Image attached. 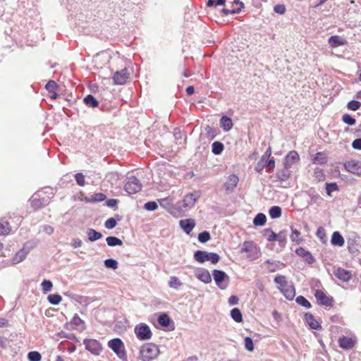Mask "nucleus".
Wrapping results in <instances>:
<instances>
[{
    "instance_id": "nucleus-17",
    "label": "nucleus",
    "mask_w": 361,
    "mask_h": 361,
    "mask_svg": "<svg viewBox=\"0 0 361 361\" xmlns=\"http://www.w3.org/2000/svg\"><path fill=\"white\" fill-rule=\"evenodd\" d=\"M299 154L296 151H290L285 157L284 166L286 169L290 168L295 162L299 161Z\"/></svg>"
},
{
    "instance_id": "nucleus-37",
    "label": "nucleus",
    "mask_w": 361,
    "mask_h": 361,
    "mask_svg": "<svg viewBox=\"0 0 361 361\" xmlns=\"http://www.w3.org/2000/svg\"><path fill=\"white\" fill-rule=\"evenodd\" d=\"M276 233L269 228L264 229L262 232L263 236L270 242L276 240Z\"/></svg>"
},
{
    "instance_id": "nucleus-21",
    "label": "nucleus",
    "mask_w": 361,
    "mask_h": 361,
    "mask_svg": "<svg viewBox=\"0 0 361 361\" xmlns=\"http://www.w3.org/2000/svg\"><path fill=\"white\" fill-rule=\"evenodd\" d=\"M331 243L334 245L342 247L345 243V240L339 232L335 231L332 235Z\"/></svg>"
},
{
    "instance_id": "nucleus-9",
    "label": "nucleus",
    "mask_w": 361,
    "mask_h": 361,
    "mask_svg": "<svg viewBox=\"0 0 361 361\" xmlns=\"http://www.w3.org/2000/svg\"><path fill=\"white\" fill-rule=\"evenodd\" d=\"M213 276L216 285L219 288L225 289L227 287L228 281H226V279H228V276L224 271L214 270Z\"/></svg>"
},
{
    "instance_id": "nucleus-55",
    "label": "nucleus",
    "mask_w": 361,
    "mask_h": 361,
    "mask_svg": "<svg viewBox=\"0 0 361 361\" xmlns=\"http://www.w3.org/2000/svg\"><path fill=\"white\" fill-rule=\"evenodd\" d=\"M104 226L108 229H112L116 227V221L114 218H109L105 221Z\"/></svg>"
},
{
    "instance_id": "nucleus-56",
    "label": "nucleus",
    "mask_w": 361,
    "mask_h": 361,
    "mask_svg": "<svg viewBox=\"0 0 361 361\" xmlns=\"http://www.w3.org/2000/svg\"><path fill=\"white\" fill-rule=\"evenodd\" d=\"M343 121L350 126L354 125L356 122L355 119L348 114H344L343 116Z\"/></svg>"
},
{
    "instance_id": "nucleus-58",
    "label": "nucleus",
    "mask_w": 361,
    "mask_h": 361,
    "mask_svg": "<svg viewBox=\"0 0 361 361\" xmlns=\"http://www.w3.org/2000/svg\"><path fill=\"white\" fill-rule=\"evenodd\" d=\"M265 165L267 166V172H272L275 168V161L274 158L267 159L265 162Z\"/></svg>"
},
{
    "instance_id": "nucleus-26",
    "label": "nucleus",
    "mask_w": 361,
    "mask_h": 361,
    "mask_svg": "<svg viewBox=\"0 0 361 361\" xmlns=\"http://www.w3.org/2000/svg\"><path fill=\"white\" fill-rule=\"evenodd\" d=\"M290 238L291 241L295 243L296 244H300L303 241L300 232L293 227H291V234L290 235Z\"/></svg>"
},
{
    "instance_id": "nucleus-27",
    "label": "nucleus",
    "mask_w": 361,
    "mask_h": 361,
    "mask_svg": "<svg viewBox=\"0 0 361 361\" xmlns=\"http://www.w3.org/2000/svg\"><path fill=\"white\" fill-rule=\"evenodd\" d=\"M27 255V252L24 249L19 250L13 258V264H18L23 261Z\"/></svg>"
},
{
    "instance_id": "nucleus-16",
    "label": "nucleus",
    "mask_w": 361,
    "mask_h": 361,
    "mask_svg": "<svg viewBox=\"0 0 361 361\" xmlns=\"http://www.w3.org/2000/svg\"><path fill=\"white\" fill-rule=\"evenodd\" d=\"M238 177L234 174L230 175L224 183V188L227 193H231L233 191L238 183Z\"/></svg>"
},
{
    "instance_id": "nucleus-28",
    "label": "nucleus",
    "mask_w": 361,
    "mask_h": 361,
    "mask_svg": "<svg viewBox=\"0 0 361 361\" xmlns=\"http://www.w3.org/2000/svg\"><path fill=\"white\" fill-rule=\"evenodd\" d=\"M11 228L7 221L0 219V235H7L10 233Z\"/></svg>"
},
{
    "instance_id": "nucleus-19",
    "label": "nucleus",
    "mask_w": 361,
    "mask_h": 361,
    "mask_svg": "<svg viewBox=\"0 0 361 361\" xmlns=\"http://www.w3.org/2000/svg\"><path fill=\"white\" fill-rule=\"evenodd\" d=\"M179 225L187 234H190L195 226V221L192 219H182L179 221Z\"/></svg>"
},
{
    "instance_id": "nucleus-39",
    "label": "nucleus",
    "mask_w": 361,
    "mask_h": 361,
    "mask_svg": "<svg viewBox=\"0 0 361 361\" xmlns=\"http://www.w3.org/2000/svg\"><path fill=\"white\" fill-rule=\"evenodd\" d=\"M314 178L318 181H324L325 180V174L324 171L320 168H316L314 171Z\"/></svg>"
},
{
    "instance_id": "nucleus-40",
    "label": "nucleus",
    "mask_w": 361,
    "mask_h": 361,
    "mask_svg": "<svg viewBox=\"0 0 361 361\" xmlns=\"http://www.w3.org/2000/svg\"><path fill=\"white\" fill-rule=\"evenodd\" d=\"M269 212L272 219H276L281 216V209L278 206L271 207Z\"/></svg>"
},
{
    "instance_id": "nucleus-1",
    "label": "nucleus",
    "mask_w": 361,
    "mask_h": 361,
    "mask_svg": "<svg viewBox=\"0 0 361 361\" xmlns=\"http://www.w3.org/2000/svg\"><path fill=\"white\" fill-rule=\"evenodd\" d=\"M159 353V348L157 345L152 343H145L139 350L137 361H153Z\"/></svg>"
},
{
    "instance_id": "nucleus-48",
    "label": "nucleus",
    "mask_w": 361,
    "mask_h": 361,
    "mask_svg": "<svg viewBox=\"0 0 361 361\" xmlns=\"http://www.w3.org/2000/svg\"><path fill=\"white\" fill-rule=\"evenodd\" d=\"M282 245H284L286 242V234L284 231H281L279 233L276 234V240Z\"/></svg>"
},
{
    "instance_id": "nucleus-15",
    "label": "nucleus",
    "mask_w": 361,
    "mask_h": 361,
    "mask_svg": "<svg viewBox=\"0 0 361 361\" xmlns=\"http://www.w3.org/2000/svg\"><path fill=\"white\" fill-rule=\"evenodd\" d=\"M334 274L337 279L343 282H348L352 278L351 272L342 268L335 269Z\"/></svg>"
},
{
    "instance_id": "nucleus-7",
    "label": "nucleus",
    "mask_w": 361,
    "mask_h": 361,
    "mask_svg": "<svg viewBox=\"0 0 361 361\" xmlns=\"http://www.w3.org/2000/svg\"><path fill=\"white\" fill-rule=\"evenodd\" d=\"M135 334L137 338L141 341L149 340L152 336L150 328L144 323L139 324L135 327Z\"/></svg>"
},
{
    "instance_id": "nucleus-20",
    "label": "nucleus",
    "mask_w": 361,
    "mask_h": 361,
    "mask_svg": "<svg viewBox=\"0 0 361 361\" xmlns=\"http://www.w3.org/2000/svg\"><path fill=\"white\" fill-rule=\"evenodd\" d=\"M305 319L310 327L312 329H319L321 328L319 322L314 319V316L310 313L305 314Z\"/></svg>"
},
{
    "instance_id": "nucleus-35",
    "label": "nucleus",
    "mask_w": 361,
    "mask_h": 361,
    "mask_svg": "<svg viewBox=\"0 0 361 361\" xmlns=\"http://www.w3.org/2000/svg\"><path fill=\"white\" fill-rule=\"evenodd\" d=\"M267 221L266 216L262 213H259L257 214V216L255 217L253 220V224L255 226H263Z\"/></svg>"
},
{
    "instance_id": "nucleus-61",
    "label": "nucleus",
    "mask_w": 361,
    "mask_h": 361,
    "mask_svg": "<svg viewBox=\"0 0 361 361\" xmlns=\"http://www.w3.org/2000/svg\"><path fill=\"white\" fill-rule=\"evenodd\" d=\"M208 261H210L212 264H216L219 261V256L213 252H209Z\"/></svg>"
},
{
    "instance_id": "nucleus-6",
    "label": "nucleus",
    "mask_w": 361,
    "mask_h": 361,
    "mask_svg": "<svg viewBox=\"0 0 361 361\" xmlns=\"http://www.w3.org/2000/svg\"><path fill=\"white\" fill-rule=\"evenodd\" d=\"M83 344L85 349L94 355H99L103 349L100 342L94 338L84 339Z\"/></svg>"
},
{
    "instance_id": "nucleus-32",
    "label": "nucleus",
    "mask_w": 361,
    "mask_h": 361,
    "mask_svg": "<svg viewBox=\"0 0 361 361\" xmlns=\"http://www.w3.org/2000/svg\"><path fill=\"white\" fill-rule=\"evenodd\" d=\"M281 290L283 293L285 297L288 300L293 299L295 295L294 288L290 286L287 285L286 288H283V290Z\"/></svg>"
},
{
    "instance_id": "nucleus-42",
    "label": "nucleus",
    "mask_w": 361,
    "mask_h": 361,
    "mask_svg": "<svg viewBox=\"0 0 361 361\" xmlns=\"http://www.w3.org/2000/svg\"><path fill=\"white\" fill-rule=\"evenodd\" d=\"M47 299L52 305H58L62 300V298L59 294H50L48 295Z\"/></svg>"
},
{
    "instance_id": "nucleus-47",
    "label": "nucleus",
    "mask_w": 361,
    "mask_h": 361,
    "mask_svg": "<svg viewBox=\"0 0 361 361\" xmlns=\"http://www.w3.org/2000/svg\"><path fill=\"white\" fill-rule=\"evenodd\" d=\"M338 190V185L336 183H331L326 184V191L329 196H331L332 191H336Z\"/></svg>"
},
{
    "instance_id": "nucleus-63",
    "label": "nucleus",
    "mask_w": 361,
    "mask_h": 361,
    "mask_svg": "<svg viewBox=\"0 0 361 361\" xmlns=\"http://www.w3.org/2000/svg\"><path fill=\"white\" fill-rule=\"evenodd\" d=\"M271 155V147H269L264 154L261 157V161H267V159H269V157Z\"/></svg>"
},
{
    "instance_id": "nucleus-62",
    "label": "nucleus",
    "mask_w": 361,
    "mask_h": 361,
    "mask_svg": "<svg viewBox=\"0 0 361 361\" xmlns=\"http://www.w3.org/2000/svg\"><path fill=\"white\" fill-rule=\"evenodd\" d=\"M274 11L279 14H283L286 11V7L283 4H277L274 7Z\"/></svg>"
},
{
    "instance_id": "nucleus-64",
    "label": "nucleus",
    "mask_w": 361,
    "mask_h": 361,
    "mask_svg": "<svg viewBox=\"0 0 361 361\" xmlns=\"http://www.w3.org/2000/svg\"><path fill=\"white\" fill-rule=\"evenodd\" d=\"M71 323L77 326L84 324V322L77 314L73 317Z\"/></svg>"
},
{
    "instance_id": "nucleus-54",
    "label": "nucleus",
    "mask_w": 361,
    "mask_h": 361,
    "mask_svg": "<svg viewBox=\"0 0 361 361\" xmlns=\"http://www.w3.org/2000/svg\"><path fill=\"white\" fill-rule=\"evenodd\" d=\"M361 106V103L360 102H357V101H350L348 104V108L352 111H356L357 109H360Z\"/></svg>"
},
{
    "instance_id": "nucleus-60",
    "label": "nucleus",
    "mask_w": 361,
    "mask_h": 361,
    "mask_svg": "<svg viewBox=\"0 0 361 361\" xmlns=\"http://www.w3.org/2000/svg\"><path fill=\"white\" fill-rule=\"evenodd\" d=\"M106 199V195L103 193L99 192L94 194L92 197V200L93 202H102Z\"/></svg>"
},
{
    "instance_id": "nucleus-12",
    "label": "nucleus",
    "mask_w": 361,
    "mask_h": 361,
    "mask_svg": "<svg viewBox=\"0 0 361 361\" xmlns=\"http://www.w3.org/2000/svg\"><path fill=\"white\" fill-rule=\"evenodd\" d=\"M328 44L331 48H337L348 44L347 39L339 35H333L328 39Z\"/></svg>"
},
{
    "instance_id": "nucleus-43",
    "label": "nucleus",
    "mask_w": 361,
    "mask_h": 361,
    "mask_svg": "<svg viewBox=\"0 0 361 361\" xmlns=\"http://www.w3.org/2000/svg\"><path fill=\"white\" fill-rule=\"evenodd\" d=\"M41 286H42V290L44 293L51 291L52 289V287H53V284H52L51 281L49 280H46V279H44L42 282Z\"/></svg>"
},
{
    "instance_id": "nucleus-34",
    "label": "nucleus",
    "mask_w": 361,
    "mask_h": 361,
    "mask_svg": "<svg viewBox=\"0 0 361 361\" xmlns=\"http://www.w3.org/2000/svg\"><path fill=\"white\" fill-rule=\"evenodd\" d=\"M274 281L279 286L281 290H283V288H286L288 285L286 277L282 275H277L274 278Z\"/></svg>"
},
{
    "instance_id": "nucleus-46",
    "label": "nucleus",
    "mask_w": 361,
    "mask_h": 361,
    "mask_svg": "<svg viewBox=\"0 0 361 361\" xmlns=\"http://www.w3.org/2000/svg\"><path fill=\"white\" fill-rule=\"evenodd\" d=\"M296 302L299 305H302V306H303V307H305L306 308H310L311 307L310 302L303 296H301V295L298 296L296 298Z\"/></svg>"
},
{
    "instance_id": "nucleus-5",
    "label": "nucleus",
    "mask_w": 361,
    "mask_h": 361,
    "mask_svg": "<svg viewBox=\"0 0 361 361\" xmlns=\"http://www.w3.org/2000/svg\"><path fill=\"white\" fill-rule=\"evenodd\" d=\"M124 188L128 194L132 195L141 190L142 184L135 176H131L126 178Z\"/></svg>"
},
{
    "instance_id": "nucleus-57",
    "label": "nucleus",
    "mask_w": 361,
    "mask_h": 361,
    "mask_svg": "<svg viewBox=\"0 0 361 361\" xmlns=\"http://www.w3.org/2000/svg\"><path fill=\"white\" fill-rule=\"evenodd\" d=\"M226 3V0H208L207 6H223Z\"/></svg>"
},
{
    "instance_id": "nucleus-36",
    "label": "nucleus",
    "mask_w": 361,
    "mask_h": 361,
    "mask_svg": "<svg viewBox=\"0 0 361 361\" xmlns=\"http://www.w3.org/2000/svg\"><path fill=\"white\" fill-rule=\"evenodd\" d=\"M231 316L232 319L236 322H241L243 321L242 314L239 309L233 308L231 311Z\"/></svg>"
},
{
    "instance_id": "nucleus-30",
    "label": "nucleus",
    "mask_w": 361,
    "mask_h": 361,
    "mask_svg": "<svg viewBox=\"0 0 361 361\" xmlns=\"http://www.w3.org/2000/svg\"><path fill=\"white\" fill-rule=\"evenodd\" d=\"M224 149L223 143L219 141H215L212 145V152L216 155L221 154Z\"/></svg>"
},
{
    "instance_id": "nucleus-38",
    "label": "nucleus",
    "mask_w": 361,
    "mask_h": 361,
    "mask_svg": "<svg viewBox=\"0 0 361 361\" xmlns=\"http://www.w3.org/2000/svg\"><path fill=\"white\" fill-rule=\"evenodd\" d=\"M106 243L109 246L122 245L123 242L119 238L114 236L107 237L106 239Z\"/></svg>"
},
{
    "instance_id": "nucleus-49",
    "label": "nucleus",
    "mask_w": 361,
    "mask_h": 361,
    "mask_svg": "<svg viewBox=\"0 0 361 361\" xmlns=\"http://www.w3.org/2000/svg\"><path fill=\"white\" fill-rule=\"evenodd\" d=\"M244 343H245V348L248 350V351H253L254 350V344H253V341H252V339L250 337H245V339H244Z\"/></svg>"
},
{
    "instance_id": "nucleus-52",
    "label": "nucleus",
    "mask_w": 361,
    "mask_h": 361,
    "mask_svg": "<svg viewBox=\"0 0 361 361\" xmlns=\"http://www.w3.org/2000/svg\"><path fill=\"white\" fill-rule=\"evenodd\" d=\"M31 205L34 209H37L44 207V204L40 200L33 197L31 200Z\"/></svg>"
},
{
    "instance_id": "nucleus-29",
    "label": "nucleus",
    "mask_w": 361,
    "mask_h": 361,
    "mask_svg": "<svg viewBox=\"0 0 361 361\" xmlns=\"http://www.w3.org/2000/svg\"><path fill=\"white\" fill-rule=\"evenodd\" d=\"M158 201H159L160 205L165 209H172V208L176 209V206L173 207V200L169 197L160 199Z\"/></svg>"
},
{
    "instance_id": "nucleus-23",
    "label": "nucleus",
    "mask_w": 361,
    "mask_h": 361,
    "mask_svg": "<svg viewBox=\"0 0 361 361\" xmlns=\"http://www.w3.org/2000/svg\"><path fill=\"white\" fill-rule=\"evenodd\" d=\"M208 255L209 252L206 251L197 250L194 254V259L200 263H204V262L208 261Z\"/></svg>"
},
{
    "instance_id": "nucleus-18",
    "label": "nucleus",
    "mask_w": 361,
    "mask_h": 361,
    "mask_svg": "<svg viewBox=\"0 0 361 361\" xmlns=\"http://www.w3.org/2000/svg\"><path fill=\"white\" fill-rule=\"evenodd\" d=\"M295 253L298 256L302 257L303 259L309 264H312L314 262V258L313 257L312 254L302 247L297 248L295 250Z\"/></svg>"
},
{
    "instance_id": "nucleus-22",
    "label": "nucleus",
    "mask_w": 361,
    "mask_h": 361,
    "mask_svg": "<svg viewBox=\"0 0 361 361\" xmlns=\"http://www.w3.org/2000/svg\"><path fill=\"white\" fill-rule=\"evenodd\" d=\"M220 126L224 131H228L233 127V121L229 117L224 116L220 120Z\"/></svg>"
},
{
    "instance_id": "nucleus-45",
    "label": "nucleus",
    "mask_w": 361,
    "mask_h": 361,
    "mask_svg": "<svg viewBox=\"0 0 361 361\" xmlns=\"http://www.w3.org/2000/svg\"><path fill=\"white\" fill-rule=\"evenodd\" d=\"M27 357L30 361H40L42 359L40 353L37 351L30 352L27 355Z\"/></svg>"
},
{
    "instance_id": "nucleus-53",
    "label": "nucleus",
    "mask_w": 361,
    "mask_h": 361,
    "mask_svg": "<svg viewBox=\"0 0 361 361\" xmlns=\"http://www.w3.org/2000/svg\"><path fill=\"white\" fill-rule=\"evenodd\" d=\"M75 181L80 186H83L85 184V176L82 173H78L75 176Z\"/></svg>"
},
{
    "instance_id": "nucleus-44",
    "label": "nucleus",
    "mask_w": 361,
    "mask_h": 361,
    "mask_svg": "<svg viewBox=\"0 0 361 361\" xmlns=\"http://www.w3.org/2000/svg\"><path fill=\"white\" fill-rule=\"evenodd\" d=\"M104 265L106 268L116 269L118 268V262L114 259H107L104 261Z\"/></svg>"
},
{
    "instance_id": "nucleus-2",
    "label": "nucleus",
    "mask_w": 361,
    "mask_h": 361,
    "mask_svg": "<svg viewBox=\"0 0 361 361\" xmlns=\"http://www.w3.org/2000/svg\"><path fill=\"white\" fill-rule=\"evenodd\" d=\"M200 195L198 192L195 191L193 192L187 194L183 197V200L179 201L176 204V209L178 212H185L192 208Z\"/></svg>"
},
{
    "instance_id": "nucleus-11",
    "label": "nucleus",
    "mask_w": 361,
    "mask_h": 361,
    "mask_svg": "<svg viewBox=\"0 0 361 361\" xmlns=\"http://www.w3.org/2000/svg\"><path fill=\"white\" fill-rule=\"evenodd\" d=\"M344 166L348 172L359 176H361V161L350 160L345 163Z\"/></svg>"
},
{
    "instance_id": "nucleus-10",
    "label": "nucleus",
    "mask_w": 361,
    "mask_h": 361,
    "mask_svg": "<svg viewBox=\"0 0 361 361\" xmlns=\"http://www.w3.org/2000/svg\"><path fill=\"white\" fill-rule=\"evenodd\" d=\"M314 296L319 304L326 307H331L333 305V298L327 296L324 291L321 290H317L314 293Z\"/></svg>"
},
{
    "instance_id": "nucleus-24",
    "label": "nucleus",
    "mask_w": 361,
    "mask_h": 361,
    "mask_svg": "<svg viewBox=\"0 0 361 361\" xmlns=\"http://www.w3.org/2000/svg\"><path fill=\"white\" fill-rule=\"evenodd\" d=\"M158 323L162 327H168L170 324L172 322L171 318L166 313H161L157 319Z\"/></svg>"
},
{
    "instance_id": "nucleus-41",
    "label": "nucleus",
    "mask_w": 361,
    "mask_h": 361,
    "mask_svg": "<svg viewBox=\"0 0 361 361\" xmlns=\"http://www.w3.org/2000/svg\"><path fill=\"white\" fill-rule=\"evenodd\" d=\"M182 285V283L180 281L178 277L176 276H171L170 280L169 281V286L171 288L177 289Z\"/></svg>"
},
{
    "instance_id": "nucleus-25",
    "label": "nucleus",
    "mask_w": 361,
    "mask_h": 361,
    "mask_svg": "<svg viewBox=\"0 0 361 361\" xmlns=\"http://www.w3.org/2000/svg\"><path fill=\"white\" fill-rule=\"evenodd\" d=\"M327 162V156L324 152H317L312 159V163L315 164H324Z\"/></svg>"
},
{
    "instance_id": "nucleus-14",
    "label": "nucleus",
    "mask_w": 361,
    "mask_h": 361,
    "mask_svg": "<svg viewBox=\"0 0 361 361\" xmlns=\"http://www.w3.org/2000/svg\"><path fill=\"white\" fill-rule=\"evenodd\" d=\"M338 343H339V346L341 348H343L344 350H350V349H352L355 346V345L356 343V340L353 338L343 336L339 338Z\"/></svg>"
},
{
    "instance_id": "nucleus-33",
    "label": "nucleus",
    "mask_w": 361,
    "mask_h": 361,
    "mask_svg": "<svg viewBox=\"0 0 361 361\" xmlns=\"http://www.w3.org/2000/svg\"><path fill=\"white\" fill-rule=\"evenodd\" d=\"M84 103L90 107H97L99 104L97 100L91 94L87 95L83 99Z\"/></svg>"
},
{
    "instance_id": "nucleus-8",
    "label": "nucleus",
    "mask_w": 361,
    "mask_h": 361,
    "mask_svg": "<svg viewBox=\"0 0 361 361\" xmlns=\"http://www.w3.org/2000/svg\"><path fill=\"white\" fill-rule=\"evenodd\" d=\"M130 78V73L127 68H123L114 73L112 79L115 85H121L126 82Z\"/></svg>"
},
{
    "instance_id": "nucleus-50",
    "label": "nucleus",
    "mask_w": 361,
    "mask_h": 361,
    "mask_svg": "<svg viewBox=\"0 0 361 361\" xmlns=\"http://www.w3.org/2000/svg\"><path fill=\"white\" fill-rule=\"evenodd\" d=\"M57 87H58V85H57V84H56V82L55 81H54V80H49V81L47 83V85H46V87H46L47 90L49 93H51V92H55V91L56 90V89H57Z\"/></svg>"
},
{
    "instance_id": "nucleus-51",
    "label": "nucleus",
    "mask_w": 361,
    "mask_h": 361,
    "mask_svg": "<svg viewBox=\"0 0 361 361\" xmlns=\"http://www.w3.org/2000/svg\"><path fill=\"white\" fill-rule=\"evenodd\" d=\"M210 239V234L207 231H203L198 235V240L201 243H206Z\"/></svg>"
},
{
    "instance_id": "nucleus-13",
    "label": "nucleus",
    "mask_w": 361,
    "mask_h": 361,
    "mask_svg": "<svg viewBox=\"0 0 361 361\" xmlns=\"http://www.w3.org/2000/svg\"><path fill=\"white\" fill-rule=\"evenodd\" d=\"M195 276L201 281L204 283H209L212 281V277L209 272L205 269L203 268H197L195 271Z\"/></svg>"
},
{
    "instance_id": "nucleus-31",
    "label": "nucleus",
    "mask_w": 361,
    "mask_h": 361,
    "mask_svg": "<svg viewBox=\"0 0 361 361\" xmlns=\"http://www.w3.org/2000/svg\"><path fill=\"white\" fill-rule=\"evenodd\" d=\"M87 234L88 236V239L90 241H95L97 240L100 239L102 237L101 233L97 232L93 228H89L87 231Z\"/></svg>"
},
{
    "instance_id": "nucleus-4",
    "label": "nucleus",
    "mask_w": 361,
    "mask_h": 361,
    "mask_svg": "<svg viewBox=\"0 0 361 361\" xmlns=\"http://www.w3.org/2000/svg\"><path fill=\"white\" fill-rule=\"evenodd\" d=\"M108 346L123 360H127L124 344L120 338H114L108 343Z\"/></svg>"
},
{
    "instance_id": "nucleus-3",
    "label": "nucleus",
    "mask_w": 361,
    "mask_h": 361,
    "mask_svg": "<svg viewBox=\"0 0 361 361\" xmlns=\"http://www.w3.org/2000/svg\"><path fill=\"white\" fill-rule=\"evenodd\" d=\"M241 252L246 253V257L250 260L257 259L260 255L259 248L252 241L244 242L241 248Z\"/></svg>"
},
{
    "instance_id": "nucleus-59",
    "label": "nucleus",
    "mask_w": 361,
    "mask_h": 361,
    "mask_svg": "<svg viewBox=\"0 0 361 361\" xmlns=\"http://www.w3.org/2000/svg\"><path fill=\"white\" fill-rule=\"evenodd\" d=\"M157 207V204L155 202H147L144 205V208L148 211H154Z\"/></svg>"
}]
</instances>
